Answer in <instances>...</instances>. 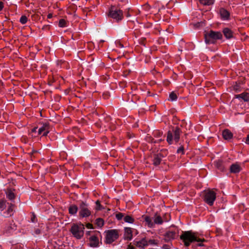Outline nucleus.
<instances>
[{
	"label": "nucleus",
	"mask_w": 249,
	"mask_h": 249,
	"mask_svg": "<svg viewBox=\"0 0 249 249\" xmlns=\"http://www.w3.org/2000/svg\"><path fill=\"white\" fill-rule=\"evenodd\" d=\"M180 239L183 241L185 246L188 247L190 244L194 241L197 242H205L204 239H201L197 237L196 232H193L192 231H182L181 235L180 236Z\"/></svg>",
	"instance_id": "1"
},
{
	"label": "nucleus",
	"mask_w": 249,
	"mask_h": 249,
	"mask_svg": "<svg viewBox=\"0 0 249 249\" xmlns=\"http://www.w3.org/2000/svg\"><path fill=\"white\" fill-rule=\"evenodd\" d=\"M222 36L221 33L210 31L204 35L205 41L206 44H214L216 40L221 39Z\"/></svg>",
	"instance_id": "2"
},
{
	"label": "nucleus",
	"mask_w": 249,
	"mask_h": 249,
	"mask_svg": "<svg viewBox=\"0 0 249 249\" xmlns=\"http://www.w3.org/2000/svg\"><path fill=\"white\" fill-rule=\"evenodd\" d=\"M216 199V193L210 189L205 190L203 192L204 201L210 206L213 204Z\"/></svg>",
	"instance_id": "3"
},
{
	"label": "nucleus",
	"mask_w": 249,
	"mask_h": 249,
	"mask_svg": "<svg viewBox=\"0 0 249 249\" xmlns=\"http://www.w3.org/2000/svg\"><path fill=\"white\" fill-rule=\"evenodd\" d=\"M109 16L115 19L116 21L121 20L123 18V12L120 8L116 7L115 6H112L109 10Z\"/></svg>",
	"instance_id": "4"
},
{
	"label": "nucleus",
	"mask_w": 249,
	"mask_h": 249,
	"mask_svg": "<svg viewBox=\"0 0 249 249\" xmlns=\"http://www.w3.org/2000/svg\"><path fill=\"white\" fill-rule=\"evenodd\" d=\"M84 226L82 224H74L71 228V231L75 237L80 239L84 235Z\"/></svg>",
	"instance_id": "5"
},
{
	"label": "nucleus",
	"mask_w": 249,
	"mask_h": 249,
	"mask_svg": "<svg viewBox=\"0 0 249 249\" xmlns=\"http://www.w3.org/2000/svg\"><path fill=\"white\" fill-rule=\"evenodd\" d=\"M118 237V233L117 231L115 230H109L107 231L106 234V243L110 244Z\"/></svg>",
	"instance_id": "6"
},
{
	"label": "nucleus",
	"mask_w": 249,
	"mask_h": 249,
	"mask_svg": "<svg viewBox=\"0 0 249 249\" xmlns=\"http://www.w3.org/2000/svg\"><path fill=\"white\" fill-rule=\"evenodd\" d=\"M80 216L82 217H88L91 214L90 211L89 209L88 205L84 202H82L80 204Z\"/></svg>",
	"instance_id": "7"
},
{
	"label": "nucleus",
	"mask_w": 249,
	"mask_h": 249,
	"mask_svg": "<svg viewBox=\"0 0 249 249\" xmlns=\"http://www.w3.org/2000/svg\"><path fill=\"white\" fill-rule=\"evenodd\" d=\"M176 233L173 231H168L164 235V240L166 242H169L174 239L177 236Z\"/></svg>",
	"instance_id": "8"
},
{
	"label": "nucleus",
	"mask_w": 249,
	"mask_h": 249,
	"mask_svg": "<svg viewBox=\"0 0 249 249\" xmlns=\"http://www.w3.org/2000/svg\"><path fill=\"white\" fill-rule=\"evenodd\" d=\"M42 132L43 136H46L49 132V125L48 124H44L43 125L38 129V134H41Z\"/></svg>",
	"instance_id": "9"
},
{
	"label": "nucleus",
	"mask_w": 249,
	"mask_h": 249,
	"mask_svg": "<svg viewBox=\"0 0 249 249\" xmlns=\"http://www.w3.org/2000/svg\"><path fill=\"white\" fill-rule=\"evenodd\" d=\"M89 245L91 247H97L99 246V241L95 236H92L89 238Z\"/></svg>",
	"instance_id": "10"
},
{
	"label": "nucleus",
	"mask_w": 249,
	"mask_h": 249,
	"mask_svg": "<svg viewBox=\"0 0 249 249\" xmlns=\"http://www.w3.org/2000/svg\"><path fill=\"white\" fill-rule=\"evenodd\" d=\"M219 13L221 18L224 20L228 19L230 17V13L224 8H220L219 10Z\"/></svg>",
	"instance_id": "11"
},
{
	"label": "nucleus",
	"mask_w": 249,
	"mask_h": 249,
	"mask_svg": "<svg viewBox=\"0 0 249 249\" xmlns=\"http://www.w3.org/2000/svg\"><path fill=\"white\" fill-rule=\"evenodd\" d=\"M124 238L130 240L132 238V231L130 228H125L124 230Z\"/></svg>",
	"instance_id": "12"
},
{
	"label": "nucleus",
	"mask_w": 249,
	"mask_h": 249,
	"mask_svg": "<svg viewBox=\"0 0 249 249\" xmlns=\"http://www.w3.org/2000/svg\"><path fill=\"white\" fill-rule=\"evenodd\" d=\"M15 190H12L11 188H8L6 191V197L9 200H12L15 198L16 196L14 192Z\"/></svg>",
	"instance_id": "13"
},
{
	"label": "nucleus",
	"mask_w": 249,
	"mask_h": 249,
	"mask_svg": "<svg viewBox=\"0 0 249 249\" xmlns=\"http://www.w3.org/2000/svg\"><path fill=\"white\" fill-rule=\"evenodd\" d=\"M222 136L225 140H228L232 138V133L229 129H225L222 132Z\"/></svg>",
	"instance_id": "14"
},
{
	"label": "nucleus",
	"mask_w": 249,
	"mask_h": 249,
	"mask_svg": "<svg viewBox=\"0 0 249 249\" xmlns=\"http://www.w3.org/2000/svg\"><path fill=\"white\" fill-rule=\"evenodd\" d=\"M181 132L180 129L178 127H177L174 130V140L176 142H178L180 139V134Z\"/></svg>",
	"instance_id": "15"
},
{
	"label": "nucleus",
	"mask_w": 249,
	"mask_h": 249,
	"mask_svg": "<svg viewBox=\"0 0 249 249\" xmlns=\"http://www.w3.org/2000/svg\"><path fill=\"white\" fill-rule=\"evenodd\" d=\"M161 156L160 154L154 155L153 157V164L155 166L159 165L161 161Z\"/></svg>",
	"instance_id": "16"
},
{
	"label": "nucleus",
	"mask_w": 249,
	"mask_h": 249,
	"mask_svg": "<svg viewBox=\"0 0 249 249\" xmlns=\"http://www.w3.org/2000/svg\"><path fill=\"white\" fill-rule=\"evenodd\" d=\"M241 167L238 164H233L231 166L230 170L232 173H237L240 171Z\"/></svg>",
	"instance_id": "17"
},
{
	"label": "nucleus",
	"mask_w": 249,
	"mask_h": 249,
	"mask_svg": "<svg viewBox=\"0 0 249 249\" xmlns=\"http://www.w3.org/2000/svg\"><path fill=\"white\" fill-rule=\"evenodd\" d=\"M237 98H242L245 102H249V93L244 92L236 95Z\"/></svg>",
	"instance_id": "18"
},
{
	"label": "nucleus",
	"mask_w": 249,
	"mask_h": 249,
	"mask_svg": "<svg viewBox=\"0 0 249 249\" xmlns=\"http://www.w3.org/2000/svg\"><path fill=\"white\" fill-rule=\"evenodd\" d=\"M135 245L139 247L143 248L147 245V243L144 239H142L141 241L136 242Z\"/></svg>",
	"instance_id": "19"
},
{
	"label": "nucleus",
	"mask_w": 249,
	"mask_h": 249,
	"mask_svg": "<svg viewBox=\"0 0 249 249\" xmlns=\"http://www.w3.org/2000/svg\"><path fill=\"white\" fill-rule=\"evenodd\" d=\"M78 210V207L75 205H71L69 208V212L71 214H75Z\"/></svg>",
	"instance_id": "20"
},
{
	"label": "nucleus",
	"mask_w": 249,
	"mask_h": 249,
	"mask_svg": "<svg viewBox=\"0 0 249 249\" xmlns=\"http://www.w3.org/2000/svg\"><path fill=\"white\" fill-rule=\"evenodd\" d=\"M223 33L225 37L227 38H230L232 36V32L228 28L224 29L223 30Z\"/></svg>",
	"instance_id": "21"
},
{
	"label": "nucleus",
	"mask_w": 249,
	"mask_h": 249,
	"mask_svg": "<svg viewBox=\"0 0 249 249\" xmlns=\"http://www.w3.org/2000/svg\"><path fill=\"white\" fill-rule=\"evenodd\" d=\"M163 222V221L162 220V218L161 216L157 213L155 214L154 216V223L155 224H161Z\"/></svg>",
	"instance_id": "22"
},
{
	"label": "nucleus",
	"mask_w": 249,
	"mask_h": 249,
	"mask_svg": "<svg viewBox=\"0 0 249 249\" xmlns=\"http://www.w3.org/2000/svg\"><path fill=\"white\" fill-rule=\"evenodd\" d=\"M215 164L217 168L218 169L223 171L224 170V167L223 166V162L221 160H218L215 161Z\"/></svg>",
	"instance_id": "23"
},
{
	"label": "nucleus",
	"mask_w": 249,
	"mask_h": 249,
	"mask_svg": "<svg viewBox=\"0 0 249 249\" xmlns=\"http://www.w3.org/2000/svg\"><path fill=\"white\" fill-rule=\"evenodd\" d=\"M145 221L149 227H152L154 225V223L152 221L151 218L147 216L144 217Z\"/></svg>",
	"instance_id": "24"
},
{
	"label": "nucleus",
	"mask_w": 249,
	"mask_h": 249,
	"mask_svg": "<svg viewBox=\"0 0 249 249\" xmlns=\"http://www.w3.org/2000/svg\"><path fill=\"white\" fill-rule=\"evenodd\" d=\"M167 142L169 144H172L173 142V134L170 131L167 133Z\"/></svg>",
	"instance_id": "25"
},
{
	"label": "nucleus",
	"mask_w": 249,
	"mask_h": 249,
	"mask_svg": "<svg viewBox=\"0 0 249 249\" xmlns=\"http://www.w3.org/2000/svg\"><path fill=\"white\" fill-rule=\"evenodd\" d=\"M199 1L204 5H210L213 3V0H199Z\"/></svg>",
	"instance_id": "26"
},
{
	"label": "nucleus",
	"mask_w": 249,
	"mask_h": 249,
	"mask_svg": "<svg viewBox=\"0 0 249 249\" xmlns=\"http://www.w3.org/2000/svg\"><path fill=\"white\" fill-rule=\"evenodd\" d=\"M104 220L102 218H98L96 220V224L99 227H102L104 225Z\"/></svg>",
	"instance_id": "27"
},
{
	"label": "nucleus",
	"mask_w": 249,
	"mask_h": 249,
	"mask_svg": "<svg viewBox=\"0 0 249 249\" xmlns=\"http://www.w3.org/2000/svg\"><path fill=\"white\" fill-rule=\"evenodd\" d=\"M124 221L125 222L132 223L134 222V219L130 215H126L124 217Z\"/></svg>",
	"instance_id": "28"
},
{
	"label": "nucleus",
	"mask_w": 249,
	"mask_h": 249,
	"mask_svg": "<svg viewBox=\"0 0 249 249\" xmlns=\"http://www.w3.org/2000/svg\"><path fill=\"white\" fill-rule=\"evenodd\" d=\"M6 207V201L4 200H0V210L3 211Z\"/></svg>",
	"instance_id": "29"
},
{
	"label": "nucleus",
	"mask_w": 249,
	"mask_h": 249,
	"mask_svg": "<svg viewBox=\"0 0 249 249\" xmlns=\"http://www.w3.org/2000/svg\"><path fill=\"white\" fill-rule=\"evenodd\" d=\"M59 26L60 27H64L66 26V21L64 19H60L58 23Z\"/></svg>",
	"instance_id": "30"
},
{
	"label": "nucleus",
	"mask_w": 249,
	"mask_h": 249,
	"mask_svg": "<svg viewBox=\"0 0 249 249\" xmlns=\"http://www.w3.org/2000/svg\"><path fill=\"white\" fill-rule=\"evenodd\" d=\"M27 21V18L26 16H22L20 18V22L21 23L24 24Z\"/></svg>",
	"instance_id": "31"
},
{
	"label": "nucleus",
	"mask_w": 249,
	"mask_h": 249,
	"mask_svg": "<svg viewBox=\"0 0 249 249\" xmlns=\"http://www.w3.org/2000/svg\"><path fill=\"white\" fill-rule=\"evenodd\" d=\"M169 97L172 101L175 100L177 99V96L174 92H172L170 94Z\"/></svg>",
	"instance_id": "32"
},
{
	"label": "nucleus",
	"mask_w": 249,
	"mask_h": 249,
	"mask_svg": "<svg viewBox=\"0 0 249 249\" xmlns=\"http://www.w3.org/2000/svg\"><path fill=\"white\" fill-rule=\"evenodd\" d=\"M124 216V214L121 213H118L116 214V217L118 220L122 219Z\"/></svg>",
	"instance_id": "33"
},
{
	"label": "nucleus",
	"mask_w": 249,
	"mask_h": 249,
	"mask_svg": "<svg viewBox=\"0 0 249 249\" xmlns=\"http://www.w3.org/2000/svg\"><path fill=\"white\" fill-rule=\"evenodd\" d=\"M162 133L160 132V131H155L154 132V135L155 137H160L161 136Z\"/></svg>",
	"instance_id": "34"
},
{
	"label": "nucleus",
	"mask_w": 249,
	"mask_h": 249,
	"mask_svg": "<svg viewBox=\"0 0 249 249\" xmlns=\"http://www.w3.org/2000/svg\"><path fill=\"white\" fill-rule=\"evenodd\" d=\"M95 203L96 205V210H101V205L100 204V201H99V200L96 201Z\"/></svg>",
	"instance_id": "35"
},
{
	"label": "nucleus",
	"mask_w": 249,
	"mask_h": 249,
	"mask_svg": "<svg viewBox=\"0 0 249 249\" xmlns=\"http://www.w3.org/2000/svg\"><path fill=\"white\" fill-rule=\"evenodd\" d=\"M183 150H184V148H183V146H180L177 150V153H181V154H183Z\"/></svg>",
	"instance_id": "36"
},
{
	"label": "nucleus",
	"mask_w": 249,
	"mask_h": 249,
	"mask_svg": "<svg viewBox=\"0 0 249 249\" xmlns=\"http://www.w3.org/2000/svg\"><path fill=\"white\" fill-rule=\"evenodd\" d=\"M203 24H204V22L203 21H202L200 22L197 23L195 25V26H196V27H198V26H202Z\"/></svg>",
	"instance_id": "37"
},
{
	"label": "nucleus",
	"mask_w": 249,
	"mask_h": 249,
	"mask_svg": "<svg viewBox=\"0 0 249 249\" xmlns=\"http://www.w3.org/2000/svg\"><path fill=\"white\" fill-rule=\"evenodd\" d=\"M36 216L35 214H33L32 216L31 217V221L33 222H35L36 221Z\"/></svg>",
	"instance_id": "38"
},
{
	"label": "nucleus",
	"mask_w": 249,
	"mask_h": 249,
	"mask_svg": "<svg viewBox=\"0 0 249 249\" xmlns=\"http://www.w3.org/2000/svg\"><path fill=\"white\" fill-rule=\"evenodd\" d=\"M86 227L89 228V229H93V227H92V225L91 224H90V223H88L87 225H86Z\"/></svg>",
	"instance_id": "39"
},
{
	"label": "nucleus",
	"mask_w": 249,
	"mask_h": 249,
	"mask_svg": "<svg viewBox=\"0 0 249 249\" xmlns=\"http://www.w3.org/2000/svg\"><path fill=\"white\" fill-rule=\"evenodd\" d=\"M35 232L37 235L39 234L40 233V230L39 229H36Z\"/></svg>",
	"instance_id": "40"
},
{
	"label": "nucleus",
	"mask_w": 249,
	"mask_h": 249,
	"mask_svg": "<svg viewBox=\"0 0 249 249\" xmlns=\"http://www.w3.org/2000/svg\"><path fill=\"white\" fill-rule=\"evenodd\" d=\"M3 8V3L2 2L0 1V11H1Z\"/></svg>",
	"instance_id": "41"
},
{
	"label": "nucleus",
	"mask_w": 249,
	"mask_h": 249,
	"mask_svg": "<svg viewBox=\"0 0 249 249\" xmlns=\"http://www.w3.org/2000/svg\"><path fill=\"white\" fill-rule=\"evenodd\" d=\"M246 143L248 144H249V134L247 136L246 138Z\"/></svg>",
	"instance_id": "42"
},
{
	"label": "nucleus",
	"mask_w": 249,
	"mask_h": 249,
	"mask_svg": "<svg viewBox=\"0 0 249 249\" xmlns=\"http://www.w3.org/2000/svg\"><path fill=\"white\" fill-rule=\"evenodd\" d=\"M127 249H135V248L130 244L128 246Z\"/></svg>",
	"instance_id": "43"
},
{
	"label": "nucleus",
	"mask_w": 249,
	"mask_h": 249,
	"mask_svg": "<svg viewBox=\"0 0 249 249\" xmlns=\"http://www.w3.org/2000/svg\"><path fill=\"white\" fill-rule=\"evenodd\" d=\"M13 206V205L11 204V205L9 207V208H8V212L9 213H10V212H12V207Z\"/></svg>",
	"instance_id": "44"
},
{
	"label": "nucleus",
	"mask_w": 249,
	"mask_h": 249,
	"mask_svg": "<svg viewBox=\"0 0 249 249\" xmlns=\"http://www.w3.org/2000/svg\"><path fill=\"white\" fill-rule=\"evenodd\" d=\"M155 241L154 240H150L149 241V243L151 244H155Z\"/></svg>",
	"instance_id": "45"
},
{
	"label": "nucleus",
	"mask_w": 249,
	"mask_h": 249,
	"mask_svg": "<svg viewBox=\"0 0 249 249\" xmlns=\"http://www.w3.org/2000/svg\"><path fill=\"white\" fill-rule=\"evenodd\" d=\"M117 45L118 46V47H121V48H122L124 47L123 45L120 42L118 43Z\"/></svg>",
	"instance_id": "46"
},
{
	"label": "nucleus",
	"mask_w": 249,
	"mask_h": 249,
	"mask_svg": "<svg viewBox=\"0 0 249 249\" xmlns=\"http://www.w3.org/2000/svg\"><path fill=\"white\" fill-rule=\"evenodd\" d=\"M36 129H37V127H34V128L32 130V132H36Z\"/></svg>",
	"instance_id": "47"
},
{
	"label": "nucleus",
	"mask_w": 249,
	"mask_h": 249,
	"mask_svg": "<svg viewBox=\"0 0 249 249\" xmlns=\"http://www.w3.org/2000/svg\"><path fill=\"white\" fill-rule=\"evenodd\" d=\"M52 17H53V15L52 14H49L48 15V18H52Z\"/></svg>",
	"instance_id": "48"
},
{
	"label": "nucleus",
	"mask_w": 249,
	"mask_h": 249,
	"mask_svg": "<svg viewBox=\"0 0 249 249\" xmlns=\"http://www.w3.org/2000/svg\"><path fill=\"white\" fill-rule=\"evenodd\" d=\"M197 245H198V246H203V245L202 244V243H198V244H197Z\"/></svg>",
	"instance_id": "49"
},
{
	"label": "nucleus",
	"mask_w": 249,
	"mask_h": 249,
	"mask_svg": "<svg viewBox=\"0 0 249 249\" xmlns=\"http://www.w3.org/2000/svg\"><path fill=\"white\" fill-rule=\"evenodd\" d=\"M234 89L237 90L238 89V86H235L234 87Z\"/></svg>",
	"instance_id": "50"
},
{
	"label": "nucleus",
	"mask_w": 249,
	"mask_h": 249,
	"mask_svg": "<svg viewBox=\"0 0 249 249\" xmlns=\"http://www.w3.org/2000/svg\"><path fill=\"white\" fill-rule=\"evenodd\" d=\"M126 16H127V17H129L130 15L129 14V13H127Z\"/></svg>",
	"instance_id": "51"
},
{
	"label": "nucleus",
	"mask_w": 249,
	"mask_h": 249,
	"mask_svg": "<svg viewBox=\"0 0 249 249\" xmlns=\"http://www.w3.org/2000/svg\"><path fill=\"white\" fill-rule=\"evenodd\" d=\"M101 42H104V40H101Z\"/></svg>",
	"instance_id": "52"
},
{
	"label": "nucleus",
	"mask_w": 249,
	"mask_h": 249,
	"mask_svg": "<svg viewBox=\"0 0 249 249\" xmlns=\"http://www.w3.org/2000/svg\"><path fill=\"white\" fill-rule=\"evenodd\" d=\"M159 141H160V142H161V141H162V139H160V140H159Z\"/></svg>",
	"instance_id": "53"
}]
</instances>
